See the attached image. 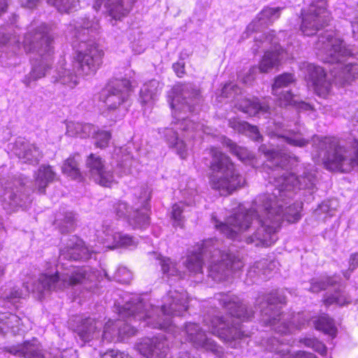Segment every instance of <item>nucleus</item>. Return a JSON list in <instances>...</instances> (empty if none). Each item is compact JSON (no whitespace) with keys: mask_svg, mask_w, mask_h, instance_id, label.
I'll return each instance as SVG.
<instances>
[{"mask_svg":"<svg viewBox=\"0 0 358 358\" xmlns=\"http://www.w3.org/2000/svg\"><path fill=\"white\" fill-rule=\"evenodd\" d=\"M259 150L266 157L264 169L270 170L268 180L274 188L272 192L259 194L253 201L250 209L239 206L238 213L228 217L223 223L214 216L215 227L227 237L234 239L238 234L257 224L253 236L248 237V243L256 246H270L278 239L277 231L282 221L297 222L301 218V202H294L287 206L294 192L306 189L313 192L316 185V173L312 166L304 167L297 176L285 169L289 167L291 157L284 150L262 145Z\"/></svg>","mask_w":358,"mask_h":358,"instance_id":"obj_1","label":"nucleus"},{"mask_svg":"<svg viewBox=\"0 0 358 358\" xmlns=\"http://www.w3.org/2000/svg\"><path fill=\"white\" fill-rule=\"evenodd\" d=\"M186 292L170 290L162 299L160 309L145 303L138 296H134L120 309V319L108 320L103 327L100 342L124 341L134 336L137 330L134 323L140 321L143 327L173 332V317L182 315L187 309Z\"/></svg>","mask_w":358,"mask_h":358,"instance_id":"obj_2","label":"nucleus"},{"mask_svg":"<svg viewBox=\"0 0 358 358\" xmlns=\"http://www.w3.org/2000/svg\"><path fill=\"white\" fill-rule=\"evenodd\" d=\"M172 93L173 98L170 104L176 121L171 122V127L164 128L162 133L169 145L174 148L180 157L185 159L187 156L186 145L182 140L179 139L176 129H180L187 134L186 138H191L200 137L201 133H207L203 124L194 123L183 115L196 110L201 96L199 90L192 84L176 85Z\"/></svg>","mask_w":358,"mask_h":358,"instance_id":"obj_3","label":"nucleus"},{"mask_svg":"<svg viewBox=\"0 0 358 358\" xmlns=\"http://www.w3.org/2000/svg\"><path fill=\"white\" fill-rule=\"evenodd\" d=\"M217 239H208L198 244L187 255L185 262L186 268L192 273H201L204 259H208V275L214 281L226 280L233 272L241 270L243 263L234 254L225 252L221 249Z\"/></svg>","mask_w":358,"mask_h":358,"instance_id":"obj_4","label":"nucleus"},{"mask_svg":"<svg viewBox=\"0 0 358 358\" xmlns=\"http://www.w3.org/2000/svg\"><path fill=\"white\" fill-rule=\"evenodd\" d=\"M215 299L229 312L231 320H224L217 315H206L203 323L208 330L226 343L248 336L241 324L235 322L232 317L242 321L249 320L253 317L254 311L248 310L238 296L229 293L217 294Z\"/></svg>","mask_w":358,"mask_h":358,"instance_id":"obj_5","label":"nucleus"},{"mask_svg":"<svg viewBox=\"0 0 358 358\" xmlns=\"http://www.w3.org/2000/svg\"><path fill=\"white\" fill-rule=\"evenodd\" d=\"M53 38L45 24H31L24 36L23 45L27 52L36 53L40 57L31 62V69L22 82L27 87H32L36 82L45 77L51 70Z\"/></svg>","mask_w":358,"mask_h":358,"instance_id":"obj_6","label":"nucleus"},{"mask_svg":"<svg viewBox=\"0 0 358 358\" xmlns=\"http://www.w3.org/2000/svg\"><path fill=\"white\" fill-rule=\"evenodd\" d=\"M70 24L73 27V46L76 50L72 66L81 76L95 74L103 62V51L91 39V22L87 19Z\"/></svg>","mask_w":358,"mask_h":358,"instance_id":"obj_7","label":"nucleus"},{"mask_svg":"<svg viewBox=\"0 0 358 358\" xmlns=\"http://www.w3.org/2000/svg\"><path fill=\"white\" fill-rule=\"evenodd\" d=\"M257 302L260 306L262 321L280 336L289 335L309 322L305 313L293 315L281 313L278 305L285 303V297L279 291L259 296Z\"/></svg>","mask_w":358,"mask_h":358,"instance_id":"obj_8","label":"nucleus"},{"mask_svg":"<svg viewBox=\"0 0 358 358\" xmlns=\"http://www.w3.org/2000/svg\"><path fill=\"white\" fill-rule=\"evenodd\" d=\"M98 277V271L89 266H70L64 271H57L54 274L41 273L32 285V292L38 299H42L52 291L64 290L79 284L86 286L87 282H95Z\"/></svg>","mask_w":358,"mask_h":358,"instance_id":"obj_9","label":"nucleus"},{"mask_svg":"<svg viewBox=\"0 0 358 358\" xmlns=\"http://www.w3.org/2000/svg\"><path fill=\"white\" fill-rule=\"evenodd\" d=\"M210 153L212 157L210 164L211 173L209 176L210 187L218 191L222 196L229 195L241 187L245 179L230 158L216 148H210Z\"/></svg>","mask_w":358,"mask_h":358,"instance_id":"obj_10","label":"nucleus"},{"mask_svg":"<svg viewBox=\"0 0 358 358\" xmlns=\"http://www.w3.org/2000/svg\"><path fill=\"white\" fill-rule=\"evenodd\" d=\"M313 141L315 145L318 142V149L327 150L324 162L328 169L348 173L358 169V140L349 142L346 146L338 145L331 138L314 136Z\"/></svg>","mask_w":358,"mask_h":358,"instance_id":"obj_11","label":"nucleus"},{"mask_svg":"<svg viewBox=\"0 0 358 358\" xmlns=\"http://www.w3.org/2000/svg\"><path fill=\"white\" fill-rule=\"evenodd\" d=\"M150 191L148 187L142 189L140 195L132 206L123 201L118 202L115 206L117 216L127 219L129 225L134 229L147 227L150 224L148 212L150 210L149 201Z\"/></svg>","mask_w":358,"mask_h":358,"instance_id":"obj_12","label":"nucleus"},{"mask_svg":"<svg viewBox=\"0 0 358 358\" xmlns=\"http://www.w3.org/2000/svg\"><path fill=\"white\" fill-rule=\"evenodd\" d=\"M315 48L320 55H324V62L328 63H341L356 55L333 31H327L320 36Z\"/></svg>","mask_w":358,"mask_h":358,"instance_id":"obj_13","label":"nucleus"},{"mask_svg":"<svg viewBox=\"0 0 358 358\" xmlns=\"http://www.w3.org/2000/svg\"><path fill=\"white\" fill-rule=\"evenodd\" d=\"M295 82L294 75L289 73H284L275 78L272 85V94L276 97L278 104L281 108L294 106L300 110H312L310 104L301 101L297 95L288 89Z\"/></svg>","mask_w":358,"mask_h":358,"instance_id":"obj_14","label":"nucleus"},{"mask_svg":"<svg viewBox=\"0 0 358 358\" xmlns=\"http://www.w3.org/2000/svg\"><path fill=\"white\" fill-rule=\"evenodd\" d=\"M327 0H313L306 10H303L301 31L306 36H313L328 24L331 20L327 8Z\"/></svg>","mask_w":358,"mask_h":358,"instance_id":"obj_15","label":"nucleus"},{"mask_svg":"<svg viewBox=\"0 0 358 358\" xmlns=\"http://www.w3.org/2000/svg\"><path fill=\"white\" fill-rule=\"evenodd\" d=\"M24 183L22 179L7 181L4 186H0V201L3 208L8 213L15 211L18 208H26L31 200L24 192Z\"/></svg>","mask_w":358,"mask_h":358,"instance_id":"obj_16","label":"nucleus"},{"mask_svg":"<svg viewBox=\"0 0 358 358\" xmlns=\"http://www.w3.org/2000/svg\"><path fill=\"white\" fill-rule=\"evenodd\" d=\"M131 87V82L127 78L110 81L102 93L106 110L109 112L120 110L121 106L129 97Z\"/></svg>","mask_w":358,"mask_h":358,"instance_id":"obj_17","label":"nucleus"},{"mask_svg":"<svg viewBox=\"0 0 358 358\" xmlns=\"http://www.w3.org/2000/svg\"><path fill=\"white\" fill-rule=\"evenodd\" d=\"M259 43H261L264 48H266L268 45L273 48V50H268L264 53L259 64V71L263 73H267L272 69L279 66L283 50L281 47L278 46V39L274 34L273 31L262 34L259 38H256L257 48L261 47Z\"/></svg>","mask_w":358,"mask_h":358,"instance_id":"obj_18","label":"nucleus"},{"mask_svg":"<svg viewBox=\"0 0 358 358\" xmlns=\"http://www.w3.org/2000/svg\"><path fill=\"white\" fill-rule=\"evenodd\" d=\"M182 332L186 341L191 343L194 348L212 352L217 355L222 353V348L214 340L208 337L205 331L197 324L187 323Z\"/></svg>","mask_w":358,"mask_h":358,"instance_id":"obj_19","label":"nucleus"},{"mask_svg":"<svg viewBox=\"0 0 358 358\" xmlns=\"http://www.w3.org/2000/svg\"><path fill=\"white\" fill-rule=\"evenodd\" d=\"M85 166L88 176L100 185L110 187L115 182L113 173L99 156L90 154L86 159Z\"/></svg>","mask_w":358,"mask_h":358,"instance_id":"obj_20","label":"nucleus"},{"mask_svg":"<svg viewBox=\"0 0 358 358\" xmlns=\"http://www.w3.org/2000/svg\"><path fill=\"white\" fill-rule=\"evenodd\" d=\"M96 237L108 248L129 247L136 244L135 239L132 236L115 231L112 223L108 220L104 221L101 228L96 230Z\"/></svg>","mask_w":358,"mask_h":358,"instance_id":"obj_21","label":"nucleus"},{"mask_svg":"<svg viewBox=\"0 0 358 358\" xmlns=\"http://www.w3.org/2000/svg\"><path fill=\"white\" fill-rule=\"evenodd\" d=\"M135 349L145 358H166L169 353L167 341L162 336L143 338L136 343Z\"/></svg>","mask_w":358,"mask_h":358,"instance_id":"obj_22","label":"nucleus"},{"mask_svg":"<svg viewBox=\"0 0 358 358\" xmlns=\"http://www.w3.org/2000/svg\"><path fill=\"white\" fill-rule=\"evenodd\" d=\"M301 69L305 71L307 82L313 87L319 96H325L329 93L331 83L327 79L326 73L322 67L313 64L303 63Z\"/></svg>","mask_w":358,"mask_h":358,"instance_id":"obj_23","label":"nucleus"},{"mask_svg":"<svg viewBox=\"0 0 358 358\" xmlns=\"http://www.w3.org/2000/svg\"><path fill=\"white\" fill-rule=\"evenodd\" d=\"M95 252L87 248L82 240L77 236H72L60 250L59 260H87L92 258Z\"/></svg>","mask_w":358,"mask_h":358,"instance_id":"obj_24","label":"nucleus"},{"mask_svg":"<svg viewBox=\"0 0 358 358\" xmlns=\"http://www.w3.org/2000/svg\"><path fill=\"white\" fill-rule=\"evenodd\" d=\"M290 341V339L282 338L280 340L279 338L273 336L267 339L265 347L268 351L280 354L282 358H317L315 355L303 351H299L295 354L289 355V344Z\"/></svg>","mask_w":358,"mask_h":358,"instance_id":"obj_25","label":"nucleus"},{"mask_svg":"<svg viewBox=\"0 0 358 358\" xmlns=\"http://www.w3.org/2000/svg\"><path fill=\"white\" fill-rule=\"evenodd\" d=\"M273 129H270L268 134L273 136L282 138L288 144L297 146L304 147L309 143V140L303 137V134L300 131H286L285 124L278 122H273Z\"/></svg>","mask_w":358,"mask_h":358,"instance_id":"obj_26","label":"nucleus"},{"mask_svg":"<svg viewBox=\"0 0 358 358\" xmlns=\"http://www.w3.org/2000/svg\"><path fill=\"white\" fill-rule=\"evenodd\" d=\"M6 352L19 357L43 358L42 346L37 339L27 341L22 344L6 348Z\"/></svg>","mask_w":358,"mask_h":358,"instance_id":"obj_27","label":"nucleus"},{"mask_svg":"<svg viewBox=\"0 0 358 358\" xmlns=\"http://www.w3.org/2000/svg\"><path fill=\"white\" fill-rule=\"evenodd\" d=\"M78 75L77 69H73L72 64L67 66L66 62L62 59L59 62L53 71L52 82L73 87L78 84Z\"/></svg>","mask_w":358,"mask_h":358,"instance_id":"obj_28","label":"nucleus"},{"mask_svg":"<svg viewBox=\"0 0 358 358\" xmlns=\"http://www.w3.org/2000/svg\"><path fill=\"white\" fill-rule=\"evenodd\" d=\"M103 0H96L93 8L98 10ZM134 0H107L105 8L109 16L113 20H121L129 12Z\"/></svg>","mask_w":358,"mask_h":358,"instance_id":"obj_29","label":"nucleus"},{"mask_svg":"<svg viewBox=\"0 0 358 358\" xmlns=\"http://www.w3.org/2000/svg\"><path fill=\"white\" fill-rule=\"evenodd\" d=\"M280 7H266L257 15V17L248 26L247 32L259 31L278 20L281 13Z\"/></svg>","mask_w":358,"mask_h":358,"instance_id":"obj_30","label":"nucleus"},{"mask_svg":"<svg viewBox=\"0 0 358 358\" xmlns=\"http://www.w3.org/2000/svg\"><path fill=\"white\" fill-rule=\"evenodd\" d=\"M102 324L93 318L87 317L81 320L75 331L84 342H90L94 339H99L100 329Z\"/></svg>","mask_w":358,"mask_h":358,"instance_id":"obj_31","label":"nucleus"},{"mask_svg":"<svg viewBox=\"0 0 358 358\" xmlns=\"http://www.w3.org/2000/svg\"><path fill=\"white\" fill-rule=\"evenodd\" d=\"M15 152L23 162L32 164H38L42 157V152L38 147L21 139L15 143Z\"/></svg>","mask_w":358,"mask_h":358,"instance_id":"obj_32","label":"nucleus"},{"mask_svg":"<svg viewBox=\"0 0 358 358\" xmlns=\"http://www.w3.org/2000/svg\"><path fill=\"white\" fill-rule=\"evenodd\" d=\"M236 107L250 116H255L259 114H271V108L268 101L260 103L257 99H245L236 103Z\"/></svg>","mask_w":358,"mask_h":358,"instance_id":"obj_33","label":"nucleus"},{"mask_svg":"<svg viewBox=\"0 0 358 358\" xmlns=\"http://www.w3.org/2000/svg\"><path fill=\"white\" fill-rule=\"evenodd\" d=\"M56 178V173L49 165H41L34 176V190L44 193L48 185Z\"/></svg>","mask_w":358,"mask_h":358,"instance_id":"obj_34","label":"nucleus"},{"mask_svg":"<svg viewBox=\"0 0 358 358\" xmlns=\"http://www.w3.org/2000/svg\"><path fill=\"white\" fill-rule=\"evenodd\" d=\"M339 71H332L334 82L336 85H345L358 78V64L349 63L345 66L338 65Z\"/></svg>","mask_w":358,"mask_h":358,"instance_id":"obj_35","label":"nucleus"},{"mask_svg":"<svg viewBox=\"0 0 358 358\" xmlns=\"http://www.w3.org/2000/svg\"><path fill=\"white\" fill-rule=\"evenodd\" d=\"M275 267L276 262L263 259L255 262L249 268L248 276L250 278H255L256 276H259L262 279H266L269 278V275Z\"/></svg>","mask_w":358,"mask_h":358,"instance_id":"obj_36","label":"nucleus"},{"mask_svg":"<svg viewBox=\"0 0 358 358\" xmlns=\"http://www.w3.org/2000/svg\"><path fill=\"white\" fill-rule=\"evenodd\" d=\"M95 132V126L89 123H80L69 121L66 122V134L71 137L86 138Z\"/></svg>","mask_w":358,"mask_h":358,"instance_id":"obj_37","label":"nucleus"},{"mask_svg":"<svg viewBox=\"0 0 358 358\" xmlns=\"http://www.w3.org/2000/svg\"><path fill=\"white\" fill-rule=\"evenodd\" d=\"M229 125L235 131L245 134L255 141H259L262 138L257 127L252 126L245 121H241L237 118L230 119Z\"/></svg>","mask_w":358,"mask_h":358,"instance_id":"obj_38","label":"nucleus"},{"mask_svg":"<svg viewBox=\"0 0 358 358\" xmlns=\"http://www.w3.org/2000/svg\"><path fill=\"white\" fill-rule=\"evenodd\" d=\"M159 91V83L156 80H152L145 83L140 91V100L142 104L153 101Z\"/></svg>","mask_w":358,"mask_h":358,"instance_id":"obj_39","label":"nucleus"},{"mask_svg":"<svg viewBox=\"0 0 358 358\" xmlns=\"http://www.w3.org/2000/svg\"><path fill=\"white\" fill-rule=\"evenodd\" d=\"M80 156L78 154L70 156L62 166V171L64 174L73 179H79L81 176L79 169Z\"/></svg>","mask_w":358,"mask_h":358,"instance_id":"obj_40","label":"nucleus"},{"mask_svg":"<svg viewBox=\"0 0 358 358\" xmlns=\"http://www.w3.org/2000/svg\"><path fill=\"white\" fill-rule=\"evenodd\" d=\"M313 323L317 330L322 331L331 336L336 335V329L333 320L328 315L321 316L317 319H315L313 320Z\"/></svg>","mask_w":358,"mask_h":358,"instance_id":"obj_41","label":"nucleus"},{"mask_svg":"<svg viewBox=\"0 0 358 358\" xmlns=\"http://www.w3.org/2000/svg\"><path fill=\"white\" fill-rule=\"evenodd\" d=\"M2 325L0 326V329L3 333H7L10 330L14 334H18L21 330L20 325L21 324L20 318L16 315L10 314L8 317L2 319Z\"/></svg>","mask_w":358,"mask_h":358,"instance_id":"obj_42","label":"nucleus"},{"mask_svg":"<svg viewBox=\"0 0 358 358\" xmlns=\"http://www.w3.org/2000/svg\"><path fill=\"white\" fill-rule=\"evenodd\" d=\"M76 221L75 214L72 212H67L64 215L63 218L57 219L55 222L61 233L64 234L71 231L74 229Z\"/></svg>","mask_w":358,"mask_h":358,"instance_id":"obj_43","label":"nucleus"},{"mask_svg":"<svg viewBox=\"0 0 358 358\" xmlns=\"http://www.w3.org/2000/svg\"><path fill=\"white\" fill-rule=\"evenodd\" d=\"M78 0H46V2L55 7L61 13H68L75 9Z\"/></svg>","mask_w":358,"mask_h":358,"instance_id":"obj_44","label":"nucleus"},{"mask_svg":"<svg viewBox=\"0 0 358 358\" xmlns=\"http://www.w3.org/2000/svg\"><path fill=\"white\" fill-rule=\"evenodd\" d=\"M91 136L96 140L95 145L100 148L107 147L111 138V134L109 131L100 130L96 127L95 132L92 131Z\"/></svg>","mask_w":358,"mask_h":358,"instance_id":"obj_45","label":"nucleus"},{"mask_svg":"<svg viewBox=\"0 0 358 358\" xmlns=\"http://www.w3.org/2000/svg\"><path fill=\"white\" fill-rule=\"evenodd\" d=\"M338 206V203L336 199H331L322 202L316 209L315 213L317 215L321 213L327 214L328 216L331 217L334 215Z\"/></svg>","mask_w":358,"mask_h":358,"instance_id":"obj_46","label":"nucleus"},{"mask_svg":"<svg viewBox=\"0 0 358 358\" xmlns=\"http://www.w3.org/2000/svg\"><path fill=\"white\" fill-rule=\"evenodd\" d=\"M159 264L163 273L168 276H176L180 275L176 264L169 258H162L159 259Z\"/></svg>","mask_w":358,"mask_h":358,"instance_id":"obj_47","label":"nucleus"},{"mask_svg":"<svg viewBox=\"0 0 358 358\" xmlns=\"http://www.w3.org/2000/svg\"><path fill=\"white\" fill-rule=\"evenodd\" d=\"M22 296V291L17 287H12L9 290L4 291L1 299L3 303L15 304Z\"/></svg>","mask_w":358,"mask_h":358,"instance_id":"obj_48","label":"nucleus"},{"mask_svg":"<svg viewBox=\"0 0 358 358\" xmlns=\"http://www.w3.org/2000/svg\"><path fill=\"white\" fill-rule=\"evenodd\" d=\"M184 203H175L172 206L171 219L173 221V226L182 227L184 222V217L182 215Z\"/></svg>","mask_w":358,"mask_h":358,"instance_id":"obj_49","label":"nucleus"},{"mask_svg":"<svg viewBox=\"0 0 358 358\" xmlns=\"http://www.w3.org/2000/svg\"><path fill=\"white\" fill-rule=\"evenodd\" d=\"M336 282L332 278H327L325 280L323 279H313L310 282L309 291L317 293L322 289H325L328 285H333Z\"/></svg>","mask_w":358,"mask_h":358,"instance_id":"obj_50","label":"nucleus"},{"mask_svg":"<svg viewBox=\"0 0 358 358\" xmlns=\"http://www.w3.org/2000/svg\"><path fill=\"white\" fill-rule=\"evenodd\" d=\"M349 302V299H348L345 293L341 292L340 289L336 291L332 296H328L324 299V303L326 306H329L334 303L340 306H343Z\"/></svg>","mask_w":358,"mask_h":358,"instance_id":"obj_51","label":"nucleus"},{"mask_svg":"<svg viewBox=\"0 0 358 358\" xmlns=\"http://www.w3.org/2000/svg\"><path fill=\"white\" fill-rule=\"evenodd\" d=\"M113 278L121 283H129L131 278V273L126 267H119L114 273Z\"/></svg>","mask_w":358,"mask_h":358,"instance_id":"obj_52","label":"nucleus"},{"mask_svg":"<svg viewBox=\"0 0 358 358\" xmlns=\"http://www.w3.org/2000/svg\"><path fill=\"white\" fill-rule=\"evenodd\" d=\"M240 93V88L236 84L229 83L225 84L222 89L221 96L225 98L234 99Z\"/></svg>","mask_w":358,"mask_h":358,"instance_id":"obj_53","label":"nucleus"},{"mask_svg":"<svg viewBox=\"0 0 358 358\" xmlns=\"http://www.w3.org/2000/svg\"><path fill=\"white\" fill-rule=\"evenodd\" d=\"M227 145L230 148L232 153H234L241 160H244L245 158L249 157V153L247 150L236 145L231 140L226 141Z\"/></svg>","mask_w":358,"mask_h":358,"instance_id":"obj_54","label":"nucleus"},{"mask_svg":"<svg viewBox=\"0 0 358 358\" xmlns=\"http://www.w3.org/2000/svg\"><path fill=\"white\" fill-rule=\"evenodd\" d=\"M306 345L312 348L314 350L324 356L327 354V348L322 342L317 339H307L305 341Z\"/></svg>","mask_w":358,"mask_h":358,"instance_id":"obj_55","label":"nucleus"},{"mask_svg":"<svg viewBox=\"0 0 358 358\" xmlns=\"http://www.w3.org/2000/svg\"><path fill=\"white\" fill-rule=\"evenodd\" d=\"M101 358H133L129 354L116 350L107 351Z\"/></svg>","mask_w":358,"mask_h":358,"instance_id":"obj_56","label":"nucleus"},{"mask_svg":"<svg viewBox=\"0 0 358 358\" xmlns=\"http://www.w3.org/2000/svg\"><path fill=\"white\" fill-rule=\"evenodd\" d=\"M257 72V68L252 67L249 71L246 73L245 76H244L241 80L243 83L248 85L250 84L251 82L255 79V74Z\"/></svg>","mask_w":358,"mask_h":358,"instance_id":"obj_57","label":"nucleus"},{"mask_svg":"<svg viewBox=\"0 0 358 358\" xmlns=\"http://www.w3.org/2000/svg\"><path fill=\"white\" fill-rule=\"evenodd\" d=\"M10 38V34H8L6 27H0V44L4 45L7 43Z\"/></svg>","mask_w":358,"mask_h":358,"instance_id":"obj_58","label":"nucleus"},{"mask_svg":"<svg viewBox=\"0 0 358 358\" xmlns=\"http://www.w3.org/2000/svg\"><path fill=\"white\" fill-rule=\"evenodd\" d=\"M358 266V253H354L350 255L349 260V270L354 271Z\"/></svg>","mask_w":358,"mask_h":358,"instance_id":"obj_59","label":"nucleus"},{"mask_svg":"<svg viewBox=\"0 0 358 358\" xmlns=\"http://www.w3.org/2000/svg\"><path fill=\"white\" fill-rule=\"evenodd\" d=\"M173 69L178 77H182L185 73V66L183 64L179 62L173 64Z\"/></svg>","mask_w":358,"mask_h":358,"instance_id":"obj_60","label":"nucleus"},{"mask_svg":"<svg viewBox=\"0 0 358 358\" xmlns=\"http://www.w3.org/2000/svg\"><path fill=\"white\" fill-rule=\"evenodd\" d=\"M39 0H25L22 1V6L27 8H34L38 3Z\"/></svg>","mask_w":358,"mask_h":358,"instance_id":"obj_61","label":"nucleus"},{"mask_svg":"<svg viewBox=\"0 0 358 358\" xmlns=\"http://www.w3.org/2000/svg\"><path fill=\"white\" fill-rule=\"evenodd\" d=\"M354 37L358 38V15L351 22Z\"/></svg>","mask_w":358,"mask_h":358,"instance_id":"obj_62","label":"nucleus"},{"mask_svg":"<svg viewBox=\"0 0 358 358\" xmlns=\"http://www.w3.org/2000/svg\"><path fill=\"white\" fill-rule=\"evenodd\" d=\"M8 7V0H0V16L7 11Z\"/></svg>","mask_w":358,"mask_h":358,"instance_id":"obj_63","label":"nucleus"},{"mask_svg":"<svg viewBox=\"0 0 358 358\" xmlns=\"http://www.w3.org/2000/svg\"><path fill=\"white\" fill-rule=\"evenodd\" d=\"M177 358H199L198 357H192L187 351H180Z\"/></svg>","mask_w":358,"mask_h":358,"instance_id":"obj_64","label":"nucleus"}]
</instances>
